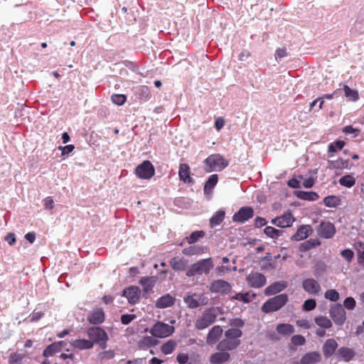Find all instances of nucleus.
I'll use <instances>...</instances> for the list:
<instances>
[{"mask_svg":"<svg viewBox=\"0 0 364 364\" xmlns=\"http://www.w3.org/2000/svg\"><path fill=\"white\" fill-rule=\"evenodd\" d=\"M220 311L219 307H210L205 309L202 314L198 316L195 323V326L198 330H203L213 324Z\"/></svg>","mask_w":364,"mask_h":364,"instance_id":"f257e3e1","label":"nucleus"},{"mask_svg":"<svg viewBox=\"0 0 364 364\" xmlns=\"http://www.w3.org/2000/svg\"><path fill=\"white\" fill-rule=\"evenodd\" d=\"M205 170L210 173L213 171H220L225 168L229 162L219 154L210 155L205 161Z\"/></svg>","mask_w":364,"mask_h":364,"instance_id":"f03ea898","label":"nucleus"},{"mask_svg":"<svg viewBox=\"0 0 364 364\" xmlns=\"http://www.w3.org/2000/svg\"><path fill=\"white\" fill-rule=\"evenodd\" d=\"M214 264L211 258L200 259L193 264L186 272L188 277L207 274L213 268Z\"/></svg>","mask_w":364,"mask_h":364,"instance_id":"7ed1b4c3","label":"nucleus"},{"mask_svg":"<svg viewBox=\"0 0 364 364\" xmlns=\"http://www.w3.org/2000/svg\"><path fill=\"white\" fill-rule=\"evenodd\" d=\"M87 334L90 338V341L93 342V345L97 343L102 349L107 348V343L109 337L105 331L101 327L88 328L87 330Z\"/></svg>","mask_w":364,"mask_h":364,"instance_id":"20e7f679","label":"nucleus"},{"mask_svg":"<svg viewBox=\"0 0 364 364\" xmlns=\"http://www.w3.org/2000/svg\"><path fill=\"white\" fill-rule=\"evenodd\" d=\"M287 301L288 296L285 294L275 296L265 301L263 304L261 310L262 312L266 314L276 311L284 306Z\"/></svg>","mask_w":364,"mask_h":364,"instance_id":"39448f33","label":"nucleus"},{"mask_svg":"<svg viewBox=\"0 0 364 364\" xmlns=\"http://www.w3.org/2000/svg\"><path fill=\"white\" fill-rule=\"evenodd\" d=\"M175 331L172 325L157 321L149 330V333L156 338H164L171 336Z\"/></svg>","mask_w":364,"mask_h":364,"instance_id":"423d86ee","label":"nucleus"},{"mask_svg":"<svg viewBox=\"0 0 364 364\" xmlns=\"http://www.w3.org/2000/svg\"><path fill=\"white\" fill-rule=\"evenodd\" d=\"M183 301L189 309H196L206 306L209 299L205 294H188L184 296Z\"/></svg>","mask_w":364,"mask_h":364,"instance_id":"0eeeda50","label":"nucleus"},{"mask_svg":"<svg viewBox=\"0 0 364 364\" xmlns=\"http://www.w3.org/2000/svg\"><path fill=\"white\" fill-rule=\"evenodd\" d=\"M134 173L138 178L148 180L154 176L155 168L149 161L146 160L136 167Z\"/></svg>","mask_w":364,"mask_h":364,"instance_id":"6e6552de","label":"nucleus"},{"mask_svg":"<svg viewBox=\"0 0 364 364\" xmlns=\"http://www.w3.org/2000/svg\"><path fill=\"white\" fill-rule=\"evenodd\" d=\"M329 314L336 325L342 326L346 321V311L340 304H336L331 306L329 311Z\"/></svg>","mask_w":364,"mask_h":364,"instance_id":"1a4fd4ad","label":"nucleus"},{"mask_svg":"<svg viewBox=\"0 0 364 364\" xmlns=\"http://www.w3.org/2000/svg\"><path fill=\"white\" fill-rule=\"evenodd\" d=\"M209 289L212 293L225 295L231 291L232 286L223 279H218L210 284Z\"/></svg>","mask_w":364,"mask_h":364,"instance_id":"9d476101","label":"nucleus"},{"mask_svg":"<svg viewBox=\"0 0 364 364\" xmlns=\"http://www.w3.org/2000/svg\"><path fill=\"white\" fill-rule=\"evenodd\" d=\"M295 221V218L292 215L290 211H287L284 213L282 215L276 217L272 219L271 223L272 225H274L281 228H289L292 225L294 222Z\"/></svg>","mask_w":364,"mask_h":364,"instance_id":"9b49d317","label":"nucleus"},{"mask_svg":"<svg viewBox=\"0 0 364 364\" xmlns=\"http://www.w3.org/2000/svg\"><path fill=\"white\" fill-rule=\"evenodd\" d=\"M248 285L252 288H261L266 284L267 279L264 274L259 272H251L246 277Z\"/></svg>","mask_w":364,"mask_h":364,"instance_id":"f8f14e48","label":"nucleus"},{"mask_svg":"<svg viewBox=\"0 0 364 364\" xmlns=\"http://www.w3.org/2000/svg\"><path fill=\"white\" fill-rule=\"evenodd\" d=\"M317 233L323 238H331L336 233V228L331 222H321L317 228Z\"/></svg>","mask_w":364,"mask_h":364,"instance_id":"ddd939ff","label":"nucleus"},{"mask_svg":"<svg viewBox=\"0 0 364 364\" xmlns=\"http://www.w3.org/2000/svg\"><path fill=\"white\" fill-rule=\"evenodd\" d=\"M254 215V210L251 207H242L237 213L232 216L234 222L243 223L252 218Z\"/></svg>","mask_w":364,"mask_h":364,"instance_id":"4468645a","label":"nucleus"},{"mask_svg":"<svg viewBox=\"0 0 364 364\" xmlns=\"http://www.w3.org/2000/svg\"><path fill=\"white\" fill-rule=\"evenodd\" d=\"M126 297L129 304H134L139 300L141 290L138 287L130 286L123 291V294Z\"/></svg>","mask_w":364,"mask_h":364,"instance_id":"2eb2a0df","label":"nucleus"},{"mask_svg":"<svg viewBox=\"0 0 364 364\" xmlns=\"http://www.w3.org/2000/svg\"><path fill=\"white\" fill-rule=\"evenodd\" d=\"M302 287L306 292L312 295L318 294L321 291L320 284L313 278L305 279L302 282Z\"/></svg>","mask_w":364,"mask_h":364,"instance_id":"dca6fc26","label":"nucleus"},{"mask_svg":"<svg viewBox=\"0 0 364 364\" xmlns=\"http://www.w3.org/2000/svg\"><path fill=\"white\" fill-rule=\"evenodd\" d=\"M313 232V228L309 225H301L296 232L291 236V240L294 241H301L306 239Z\"/></svg>","mask_w":364,"mask_h":364,"instance_id":"f3484780","label":"nucleus"},{"mask_svg":"<svg viewBox=\"0 0 364 364\" xmlns=\"http://www.w3.org/2000/svg\"><path fill=\"white\" fill-rule=\"evenodd\" d=\"M240 344V341L238 339H232L226 338L222 340L217 346V349L221 351L232 350L237 348Z\"/></svg>","mask_w":364,"mask_h":364,"instance_id":"a211bd4d","label":"nucleus"},{"mask_svg":"<svg viewBox=\"0 0 364 364\" xmlns=\"http://www.w3.org/2000/svg\"><path fill=\"white\" fill-rule=\"evenodd\" d=\"M287 287V282L285 281H279L274 282L273 284L268 286L264 289V294L266 296H271L276 294Z\"/></svg>","mask_w":364,"mask_h":364,"instance_id":"6ab92c4d","label":"nucleus"},{"mask_svg":"<svg viewBox=\"0 0 364 364\" xmlns=\"http://www.w3.org/2000/svg\"><path fill=\"white\" fill-rule=\"evenodd\" d=\"M321 355L318 352H310L305 354L299 362L295 364H316L321 361Z\"/></svg>","mask_w":364,"mask_h":364,"instance_id":"aec40b11","label":"nucleus"},{"mask_svg":"<svg viewBox=\"0 0 364 364\" xmlns=\"http://www.w3.org/2000/svg\"><path fill=\"white\" fill-rule=\"evenodd\" d=\"M88 321L92 324H100L105 321V314L101 308L95 309L87 317Z\"/></svg>","mask_w":364,"mask_h":364,"instance_id":"412c9836","label":"nucleus"},{"mask_svg":"<svg viewBox=\"0 0 364 364\" xmlns=\"http://www.w3.org/2000/svg\"><path fill=\"white\" fill-rule=\"evenodd\" d=\"M175 298L170 294H167L159 297L156 303L155 306L158 309H165L173 306L175 303Z\"/></svg>","mask_w":364,"mask_h":364,"instance_id":"4be33fe9","label":"nucleus"},{"mask_svg":"<svg viewBox=\"0 0 364 364\" xmlns=\"http://www.w3.org/2000/svg\"><path fill=\"white\" fill-rule=\"evenodd\" d=\"M338 348V343L333 338L326 341L323 346V353L326 358L331 357Z\"/></svg>","mask_w":364,"mask_h":364,"instance_id":"5701e85b","label":"nucleus"},{"mask_svg":"<svg viewBox=\"0 0 364 364\" xmlns=\"http://www.w3.org/2000/svg\"><path fill=\"white\" fill-rule=\"evenodd\" d=\"M230 357L229 353L220 350V352L215 353L210 357V362L212 364H223L229 360Z\"/></svg>","mask_w":364,"mask_h":364,"instance_id":"b1692460","label":"nucleus"},{"mask_svg":"<svg viewBox=\"0 0 364 364\" xmlns=\"http://www.w3.org/2000/svg\"><path fill=\"white\" fill-rule=\"evenodd\" d=\"M355 355V353L353 349L346 347L340 348L336 353L338 358L346 362L351 360L354 358Z\"/></svg>","mask_w":364,"mask_h":364,"instance_id":"393cba45","label":"nucleus"},{"mask_svg":"<svg viewBox=\"0 0 364 364\" xmlns=\"http://www.w3.org/2000/svg\"><path fill=\"white\" fill-rule=\"evenodd\" d=\"M178 176L181 181L186 183H191L193 182V179L191 177L190 167L186 164H181L179 166Z\"/></svg>","mask_w":364,"mask_h":364,"instance_id":"a878e982","label":"nucleus"},{"mask_svg":"<svg viewBox=\"0 0 364 364\" xmlns=\"http://www.w3.org/2000/svg\"><path fill=\"white\" fill-rule=\"evenodd\" d=\"M223 333V328L220 326H213L207 336V343L214 344L220 338Z\"/></svg>","mask_w":364,"mask_h":364,"instance_id":"bb28decb","label":"nucleus"},{"mask_svg":"<svg viewBox=\"0 0 364 364\" xmlns=\"http://www.w3.org/2000/svg\"><path fill=\"white\" fill-rule=\"evenodd\" d=\"M156 281V279L153 277H143L140 279L139 284L142 286L143 291L145 294H149L152 291Z\"/></svg>","mask_w":364,"mask_h":364,"instance_id":"cd10ccee","label":"nucleus"},{"mask_svg":"<svg viewBox=\"0 0 364 364\" xmlns=\"http://www.w3.org/2000/svg\"><path fill=\"white\" fill-rule=\"evenodd\" d=\"M70 344L78 350H87L93 348V342L87 339H76L73 341Z\"/></svg>","mask_w":364,"mask_h":364,"instance_id":"c85d7f7f","label":"nucleus"},{"mask_svg":"<svg viewBox=\"0 0 364 364\" xmlns=\"http://www.w3.org/2000/svg\"><path fill=\"white\" fill-rule=\"evenodd\" d=\"M158 341L154 337L151 335V336H143L139 341H138V346L140 348L142 349H146L148 348L154 346L157 344Z\"/></svg>","mask_w":364,"mask_h":364,"instance_id":"c756f323","label":"nucleus"},{"mask_svg":"<svg viewBox=\"0 0 364 364\" xmlns=\"http://www.w3.org/2000/svg\"><path fill=\"white\" fill-rule=\"evenodd\" d=\"M294 195L300 199L309 201H314L318 198V195L313 191H294Z\"/></svg>","mask_w":364,"mask_h":364,"instance_id":"7c9ffc66","label":"nucleus"},{"mask_svg":"<svg viewBox=\"0 0 364 364\" xmlns=\"http://www.w3.org/2000/svg\"><path fill=\"white\" fill-rule=\"evenodd\" d=\"M170 265L176 271H183L187 266V262L183 258L174 257L171 259Z\"/></svg>","mask_w":364,"mask_h":364,"instance_id":"2f4dec72","label":"nucleus"},{"mask_svg":"<svg viewBox=\"0 0 364 364\" xmlns=\"http://www.w3.org/2000/svg\"><path fill=\"white\" fill-rule=\"evenodd\" d=\"M176 346L177 342L175 340L171 339L161 346V351L164 355H169L173 352Z\"/></svg>","mask_w":364,"mask_h":364,"instance_id":"473e14b6","label":"nucleus"},{"mask_svg":"<svg viewBox=\"0 0 364 364\" xmlns=\"http://www.w3.org/2000/svg\"><path fill=\"white\" fill-rule=\"evenodd\" d=\"M315 323L321 328L328 329L332 327L331 321L326 316H319L315 318Z\"/></svg>","mask_w":364,"mask_h":364,"instance_id":"72a5a7b5","label":"nucleus"},{"mask_svg":"<svg viewBox=\"0 0 364 364\" xmlns=\"http://www.w3.org/2000/svg\"><path fill=\"white\" fill-rule=\"evenodd\" d=\"M218 181V176L217 174L211 175L205 183V186H204L205 193H210L212 191V189L217 184Z\"/></svg>","mask_w":364,"mask_h":364,"instance_id":"f704fd0d","label":"nucleus"},{"mask_svg":"<svg viewBox=\"0 0 364 364\" xmlns=\"http://www.w3.org/2000/svg\"><path fill=\"white\" fill-rule=\"evenodd\" d=\"M225 213L223 210H218L213 217L210 219V223L212 227L220 225L225 218Z\"/></svg>","mask_w":364,"mask_h":364,"instance_id":"c9c22d12","label":"nucleus"},{"mask_svg":"<svg viewBox=\"0 0 364 364\" xmlns=\"http://www.w3.org/2000/svg\"><path fill=\"white\" fill-rule=\"evenodd\" d=\"M338 182L342 186L351 188L355 183V178L353 175H346L340 178Z\"/></svg>","mask_w":364,"mask_h":364,"instance_id":"e433bc0d","label":"nucleus"},{"mask_svg":"<svg viewBox=\"0 0 364 364\" xmlns=\"http://www.w3.org/2000/svg\"><path fill=\"white\" fill-rule=\"evenodd\" d=\"M277 331L279 333L282 335H290L294 333V328L292 325L289 323H281L277 326Z\"/></svg>","mask_w":364,"mask_h":364,"instance_id":"4c0bfd02","label":"nucleus"},{"mask_svg":"<svg viewBox=\"0 0 364 364\" xmlns=\"http://www.w3.org/2000/svg\"><path fill=\"white\" fill-rule=\"evenodd\" d=\"M264 234L272 239H277L282 235V231L272 226H267L264 229Z\"/></svg>","mask_w":364,"mask_h":364,"instance_id":"58836bf2","label":"nucleus"},{"mask_svg":"<svg viewBox=\"0 0 364 364\" xmlns=\"http://www.w3.org/2000/svg\"><path fill=\"white\" fill-rule=\"evenodd\" d=\"M320 244L321 242L318 239H310L301 244L300 249L303 251H307L320 245Z\"/></svg>","mask_w":364,"mask_h":364,"instance_id":"ea45409f","label":"nucleus"},{"mask_svg":"<svg viewBox=\"0 0 364 364\" xmlns=\"http://www.w3.org/2000/svg\"><path fill=\"white\" fill-rule=\"evenodd\" d=\"M326 206L329 208H336L340 203V199L337 196H327L323 200Z\"/></svg>","mask_w":364,"mask_h":364,"instance_id":"a19ab883","label":"nucleus"},{"mask_svg":"<svg viewBox=\"0 0 364 364\" xmlns=\"http://www.w3.org/2000/svg\"><path fill=\"white\" fill-rule=\"evenodd\" d=\"M242 331L238 328H232L227 330L225 332V336L226 338H230L232 339H237V338H240L242 336Z\"/></svg>","mask_w":364,"mask_h":364,"instance_id":"79ce46f5","label":"nucleus"},{"mask_svg":"<svg viewBox=\"0 0 364 364\" xmlns=\"http://www.w3.org/2000/svg\"><path fill=\"white\" fill-rule=\"evenodd\" d=\"M60 349L58 348V344L52 343L49 345L44 350L43 355L45 357H49L53 355L55 353L59 352Z\"/></svg>","mask_w":364,"mask_h":364,"instance_id":"37998d69","label":"nucleus"},{"mask_svg":"<svg viewBox=\"0 0 364 364\" xmlns=\"http://www.w3.org/2000/svg\"><path fill=\"white\" fill-rule=\"evenodd\" d=\"M343 90L346 97L353 101H356L358 99V94L356 91L351 90L348 86L344 85Z\"/></svg>","mask_w":364,"mask_h":364,"instance_id":"c03bdc74","label":"nucleus"},{"mask_svg":"<svg viewBox=\"0 0 364 364\" xmlns=\"http://www.w3.org/2000/svg\"><path fill=\"white\" fill-rule=\"evenodd\" d=\"M324 296L331 301H337L339 299V293L335 289H328L325 292Z\"/></svg>","mask_w":364,"mask_h":364,"instance_id":"a18cd8bd","label":"nucleus"},{"mask_svg":"<svg viewBox=\"0 0 364 364\" xmlns=\"http://www.w3.org/2000/svg\"><path fill=\"white\" fill-rule=\"evenodd\" d=\"M304 179L303 176H299L297 178H291L289 180L287 184L289 187L293 188H301V182Z\"/></svg>","mask_w":364,"mask_h":364,"instance_id":"49530a36","label":"nucleus"},{"mask_svg":"<svg viewBox=\"0 0 364 364\" xmlns=\"http://www.w3.org/2000/svg\"><path fill=\"white\" fill-rule=\"evenodd\" d=\"M205 233L203 231H195L191 234V235L186 237L187 242L189 244L196 242L199 238L203 237Z\"/></svg>","mask_w":364,"mask_h":364,"instance_id":"de8ad7c7","label":"nucleus"},{"mask_svg":"<svg viewBox=\"0 0 364 364\" xmlns=\"http://www.w3.org/2000/svg\"><path fill=\"white\" fill-rule=\"evenodd\" d=\"M345 142L343 141H336L331 143L328 146V152H335L338 150H341L343 148Z\"/></svg>","mask_w":364,"mask_h":364,"instance_id":"09e8293b","label":"nucleus"},{"mask_svg":"<svg viewBox=\"0 0 364 364\" xmlns=\"http://www.w3.org/2000/svg\"><path fill=\"white\" fill-rule=\"evenodd\" d=\"M112 101L117 105H122L126 102L127 97L124 95L115 94L112 95Z\"/></svg>","mask_w":364,"mask_h":364,"instance_id":"8fccbe9b","label":"nucleus"},{"mask_svg":"<svg viewBox=\"0 0 364 364\" xmlns=\"http://www.w3.org/2000/svg\"><path fill=\"white\" fill-rule=\"evenodd\" d=\"M231 300L242 301L244 303H249V302H250L252 301L250 299V294L249 293H245V294L238 293V294H236L235 296H233L231 298Z\"/></svg>","mask_w":364,"mask_h":364,"instance_id":"3c124183","label":"nucleus"},{"mask_svg":"<svg viewBox=\"0 0 364 364\" xmlns=\"http://www.w3.org/2000/svg\"><path fill=\"white\" fill-rule=\"evenodd\" d=\"M176 360L180 364H192L188 354L180 353L177 355Z\"/></svg>","mask_w":364,"mask_h":364,"instance_id":"603ef678","label":"nucleus"},{"mask_svg":"<svg viewBox=\"0 0 364 364\" xmlns=\"http://www.w3.org/2000/svg\"><path fill=\"white\" fill-rule=\"evenodd\" d=\"M341 255L348 262H350L354 257V252L350 249H346L341 251Z\"/></svg>","mask_w":364,"mask_h":364,"instance_id":"864d4df0","label":"nucleus"},{"mask_svg":"<svg viewBox=\"0 0 364 364\" xmlns=\"http://www.w3.org/2000/svg\"><path fill=\"white\" fill-rule=\"evenodd\" d=\"M316 306V302L314 299H307L304 301L303 308L306 311H311L315 309Z\"/></svg>","mask_w":364,"mask_h":364,"instance_id":"5fc2aeb1","label":"nucleus"},{"mask_svg":"<svg viewBox=\"0 0 364 364\" xmlns=\"http://www.w3.org/2000/svg\"><path fill=\"white\" fill-rule=\"evenodd\" d=\"M315 183V178L312 176H309L307 178H305L304 177V179L301 182V186L306 188H311Z\"/></svg>","mask_w":364,"mask_h":364,"instance_id":"6e6d98bb","label":"nucleus"},{"mask_svg":"<svg viewBox=\"0 0 364 364\" xmlns=\"http://www.w3.org/2000/svg\"><path fill=\"white\" fill-rule=\"evenodd\" d=\"M288 55L287 50L285 48H278L275 53V60L279 62L283 58Z\"/></svg>","mask_w":364,"mask_h":364,"instance_id":"4d7b16f0","label":"nucleus"},{"mask_svg":"<svg viewBox=\"0 0 364 364\" xmlns=\"http://www.w3.org/2000/svg\"><path fill=\"white\" fill-rule=\"evenodd\" d=\"M135 314H123L121 316V322L124 325H127L136 318Z\"/></svg>","mask_w":364,"mask_h":364,"instance_id":"13d9d810","label":"nucleus"},{"mask_svg":"<svg viewBox=\"0 0 364 364\" xmlns=\"http://www.w3.org/2000/svg\"><path fill=\"white\" fill-rule=\"evenodd\" d=\"M355 304H356V302H355V299L350 296L347 297L343 302L344 306L347 309H350V310L353 309L355 306Z\"/></svg>","mask_w":364,"mask_h":364,"instance_id":"bf43d9fd","label":"nucleus"},{"mask_svg":"<svg viewBox=\"0 0 364 364\" xmlns=\"http://www.w3.org/2000/svg\"><path fill=\"white\" fill-rule=\"evenodd\" d=\"M229 324L234 328H238L242 327L245 323L241 318H235L230 320Z\"/></svg>","mask_w":364,"mask_h":364,"instance_id":"052dcab7","label":"nucleus"},{"mask_svg":"<svg viewBox=\"0 0 364 364\" xmlns=\"http://www.w3.org/2000/svg\"><path fill=\"white\" fill-rule=\"evenodd\" d=\"M291 342L293 344L296 346H303L305 342V338L300 335H295L291 338Z\"/></svg>","mask_w":364,"mask_h":364,"instance_id":"680f3d73","label":"nucleus"},{"mask_svg":"<svg viewBox=\"0 0 364 364\" xmlns=\"http://www.w3.org/2000/svg\"><path fill=\"white\" fill-rule=\"evenodd\" d=\"M354 247L357 251L358 258L364 255V242H357L354 244Z\"/></svg>","mask_w":364,"mask_h":364,"instance_id":"e2e57ef3","label":"nucleus"},{"mask_svg":"<svg viewBox=\"0 0 364 364\" xmlns=\"http://www.w3.org/2000/svg\"><path fill=\"white\" fill-rule=\"evenodd\" d=\"M114 356V352L112 350H105L100 353L99 357L100 359L109 360L113 358Z\"/></svg>","mask_w":364,"mask_h":364,"instance_id":"0e129e2a","label":"nucleus"},{"mask_svg":"<svg viewBox=\"0 0 364 364\" xmlns=\"http://www.w3.org/2000/svg\"><path fill=\"white\" fill-rule=\"evenodd\" d=\"M199 252V247H190L188 248H186L183 250V252L185 254V255H196L197 253H198Z\"/></svg>","mask_w":364,"mask_h":364,"instance_id":"69168bd1","label":"nucleus"},{"mask_svg":"<svg viewBox=\"0 0 364 364\" xmlns=\"http://www.w3.org/2000/svg\"><path fill=\"white\" fill-rule=\"evenodd\" d=\"M75 149V146L72 144H69L65 146H59V149L62 151V155H66L69 153L72 152L73 149Z\"/></svg>","mask_w":364,"mask_h":364,"instance_id":"338daca9","label":"nucleus"},{"mask_svg":"<svg viewBox=\"0 0 364 364\" xmlns=\"http://www.w3.org/2000/svg\"><path fill=\"white\" fill-rule=\"evenodd\" d=\"M267 222L266 219L264 218L257 217L255 219V226L256 228L263 227V226H264L267 224Z\"/></svg>","mask_w":364,"mask_h":364,"instance_id":"774afa93","label":"nucleus"}]
</instances>
